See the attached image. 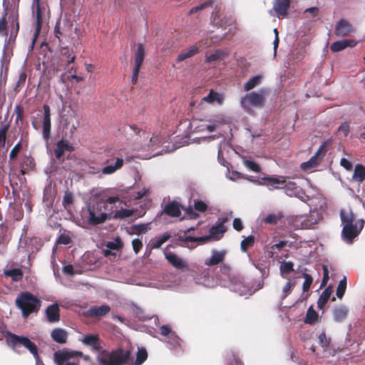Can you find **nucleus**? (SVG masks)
I'll return each instance as SVG.
<instances>
[{
  "instance_id": "nucleus-46",
  "label": "nucleus",
  "mask_w": 365,
  "mask_h": 365,
  "mask_svg": "<svg viewBox=\"0 0 365 365\" xmlns=\"http://www.w3.org/2000/svg\"><path fill=\"white\" fill-rule=\"evenodd\" d=\"M4 274L11 277L14 281H19L23 277V272L19 268H14L4 272Z\"/></svg>"
},
{
  "instance_id": "nucleus-55",
  "label": "nucleus",
  "mask_w": 365,
  "mask_h": 365,
  "mask_svg": "<svg viewBox=\"0 0 365 365\" xmlns=\"http://www.w3.org/2000/svg\"><path fill=\"white\" fill-rule=\"evenodd\" d=\"M26 79V74L24 72H22L19 76L18 81L16 83L15 87H14V91L16 93H18L20 91V90L24 87Z\"/></svg>"
},
{
  "instance_id": "nucleus-27",
  "label": "nucleus",
  "mask_w": 365,
  "mask_h": 365,
  "mask_svg": "<svg viewBox=\"0 0 365 365\" xmlns=\"http://www.w3.org/2000/svg\"><path fill=\"white\" fill-rule=\"evenodd\" d=\"M29 339L24 336H18L13 333H9L8 335V342L12 346L13 348H16L20 346H24Z\"/></svg>"
},
{
  "instance_id": "nucleus-40",
  "label": "nucleus",
  "mask_w": 365,
  "mask_h": 365,
  "mask_svg": "<svg viewBox=\"0 0 365 365\" xmlns=\"http://www.w3.org/2000/svg\"><path fill=\"white\" fill-rule=\"evenodd\" d=\"M99 341V338L98 335L94 334H88L84 336V337L82 339V342L88 346H92L94 349L98 350L99 346L97 345L98 342Z\"/></svg>"
},
{
  "instance_id": "nucleus-42",
  "label": "nucleus",
  "mask_w": 365,
  "mask_h": 365,
  "mask_svg": "<svg viewBox=\"0 0 365 365\" xmlns=\"http://www.w3.org/2000/svg\"><path fill=\"white\" fill-rule=\"evenodd\" d=\"M74 195L71 192L66 190L64 192L62 205L66 210H69L71 209V205L74 202Z\"/></svg>"
},
{
  "instance_id": "nucleus-21",
  "label": "nucleus",
  "mask_w": 365,
  "mask_h": 365,
  "mask_svg": "<svg viewBox=\"0 0 365 365\" xmlns=\"http://www.w3.org/2000/svg\"><path fill=\"white\" fill-rule=\"evenodd\" d=\"M182 207L176 201H172L167 203L162 212L172 217H178L181 215V210Z\"/></svg>"
},
{
  "instance_id": "nucleus-45",
  "label": "nucleus",
  "mask_w": 365,
  "mask_h": 365,
  "mask_svg": "<svg viewBox=\"0 0 365 365\" xmlns=\"http://www.w3.org/2000/svg\"><path fill=\"white\" fill-rule=\"evenodd\" d=\"M255 242V239L252 235L245 237L240 243L241 250L244 252H247L248 249L254 246Z\"/></svg>"
},
{
  "instance_id": "nucleus-13",
  "label": "nucleus",
  "mask_w": 365,
  "mask_h": 365,
  "mask_svg": "<svg viewBox=\"0 0 365 365\" xmlns=\"http://www.w3.org/2000/svg\"><path fill=\"white\" fill-rule=\"evenodd\" d=\"M124 163L122 158H110L107 159L104 164L106 166L102 169L101 172L103 175H110L114 173L116 170L120 169Z\"/></svg>"
},
{
  "instance_id": "nucleus-60",
  "label": "nucleus",
  "mask_w": 365,
  "mask_h": 365,
  "mask_svg": "<svg viewBox=\"0 0 365 365\" xmlns=\"http://www.w3.org/2000/svg\"><path fill=\"white\" fill-rule=\"evenodd\" d=\"M71 242L72 240L71 237L64 233L61 234L56 240L57 244L65 245H69L70 243H71Z\"/></svg>"
},
{
  "instance_id": "nucleus-7",
  "label": "nucleus",
  "mask_w": 365,
  "mask_h": 365,
  "mask_svg": "<svg viewBox=\"0 0 365 365\" xmlns=\"http://www.w3.org/2000/svg\"><path fill=\"white\" fill-rule=\"evenodd\" d=\"M332 143L331 139L324 141L318 148L317 153L307 162L301 165L302 169L306 170L317 167L325 156L329 148Z\"/></svg>"
},
{
  "instance_id": "nucleus-15",
  "label": "nucleus",
  "mask_w": 365,
  "mask_h": 365,
  "mask_svg": "<svg viewBox=\"0 0 365 365\" xmlns=\"http://www.w3.org/2000/svg\"><path fill=\"white\" fill-rule=\"evenodd\" d=\"M228 220L229 219L227 217L218 218L215 225L210 229V235L215 240H220L227 231V227L225 226V223L228 222Z\"/></svg>"
},
{
  "instance_id": "nucleus-2",
  "label": "nucleus",
  "mask_w": 365,
  "mask_h": 365,
  "mask_svg": "<svg viewBox=\"0 0 365 365\" xmlns=\"http://www.w3.org/2000/svg\"><path fill=\"white\" fill-rule=\"evenodd\" d=\"M340 218L343 225L341 237L346 242L351 244L354 239L361 232L363 224L359 227L354 224L355 216L351 210H341Z\"/></svg>"
},
{
  "instance_id": "nucleus-17",
  "label": "nucleus",
  "mask_w": 365,
  "mask_h": 365,
  "mask_svg": "<svg viewBox=\"0 0 365 365\" xmlns=\"http://www.w3.org/2000/svg\"><path fill=\"white\" fill-rule=\"evenodd\" d=\"M262 180L266 181V186L269 190L282 189L283 183H285L284 176H267L262 178Z\"/></svg>"
},
{
  "instance_id": "nucleus-18",
  "label": "nucleus",
  "mask_w": 365,
  "mask_h": 365,
  "mask_svg": "<svg viewBox=\"0 0 365 365\" xmlns=\"http://www.w3.org/2000/svg\"><path fill=\"white\" fill-rule=\"evenodd\" d=\"M294 243V241L289 242L287 240H281V241L278 242L277 243L272 245L270 247L269 250L268 251L269 257L273 258V259H277L279 254L282 250H284V249L286 247H289L290 248L293 246Z\"/></svg>"
},
{
  "instance_id": "nucleus-43",
  "label": "nucleus",
  "mask_w": 365,
  "mask_h": 365,
  "mask_svg": "<svg viewBox=\"0 0 365 365\" xmlns=\"http://www.w3.org/2000/svg\"><path fill=\"white\" fill-rule=\"evenodd\" d=\"M130 229L134 234H144L151 229L150 222L145 224L133 225L130 227Z\"/></svg>"
},
{
  "instance_id": "nucleus-39",
  "label": "nucleus",
  "mask_w": 365,
  "mask_h": 365,
  "mask_svg": "<svg viewBox=\"0 0 365 365\" xmlns=\"http://www.w3.org/2000/svg\"><path fill=\"white\" fill-rule=\"evenodd\" d=\"M211 20L215 26L220 28H224L227 24L225 19L220 18L219 15V10H217V6L215 7V11L212 13Z\"/></svg>"
},
{
  "instance_id": "nucleus-63",
  "label": "nucleus",
  "mask_w": 365,
  "mask_h": 365,
  "mask_svg": "<svg viewBox=\"0 0 365 365\" xmlns=\"http://www.w3.org/2000/svg\"><path fill=\"white\" fill-rule=\"evenodd\" d=\"M319 341L322 347L327 348L330 344L331 339L327 336L324 332H322L319 336Z\"/></svg>"
},
{
  "instance_id": "nucleus-25",
  "label": "nucleus",
  "mask_w": 365,
  "mask_h": 365,
  "mask_svg": "<svg viewBox=\"0 0 365 365\" xmlns=\"http://www.w3.org/2000/svg\"><path fill=\"white\" fill-rule=\"evenodd\" d=\"M227 252L225 250H213L210 259L205 260V264L207 266H214L222 262L225 259Z\"/></svg>"
},
{
  "instance_id": "nucleus-14",
  "label": "nucleus",
  "mask_w": 365,
  "mask_h": 365,
  "mask_svg": "<svg viewBox=\"0 0 365 365\" xmlns=\"http://www.w3.org/2000/svg\"><path fill=\"white\" fill-rule=\"evenodd\" d=\"M354 32V29L352 25L344 19H341L336 24L334 34L337 36H349Z\"/></svg>"
},
{
  "instance_id": "nucleus-50",
  "label": "nucleus",
  "mask_w": 365,
  "mask_h": 365,
  "mask_svg": "<svg viewBox=\"0 0 365 365\" xmlns=\"http://www.w3.org/2000/svg\"><path fill=\"white\" fill-rule=\"evenodd\" d=\"M295 282L289 279L282 289V292L279 296L282 300H284L287 295L291 292L292 288L295 286Z\"/></svg>"
},
{
  "instance_id": "nucleus-64",
  "label": "nucleus",
  "mask_w": 365,
  "mask_h": 365,
  "mask_svg": "<svg viewBox=\"0 0 365 365\" xmlns=\"http://www.w3.org/2000/svg\"><path fill=\"white\" fill-rule=\"evenodd\" d=\"M21 149V143L19 142L18 143H16L15 145V146L11 149V150L10 152V154H9L10 160L15 159L17 157L18 153L20 152Z\"/></svg>"
},
{
  "instance_id": "nucleus-33",
  "label": "nucleus",
  "mask_w": 365,
  "mask_h": 365,
  "mask_svg": "<svg viewBox=\"0 0 365 365\" xmlns=\"http://www.w3.org/2000/svg\"><path fill=\"white\" fill-rule=\"evenodd\" d=\"M55 199V193L51 187H46L43 190V200L47 207L51 208L53 207Z\"/></svg>"
},
{
  "instance_id": "nucleus-4",
  "label": "nucleus",
  "mask_w": 365,
  "mask_h": 365,
  "mask_svg": "<svg viewBox=\"0 0 365 365\" xmlns=\"http://www.w3.org/2000/svg\"><path fill=\"white\" fill-rule=\"evenodd\" d=\"M131 349L118 348L110 353L106 352L98 357L101 365H125L130 359Z\"/></svg>"
},
{
  "instance_id": "nucleus-30",
  "label": "nucleus",
  "mask_w": 365,
  "mask_h": 365,
  "mask_svg": "<svg viewBox=\"0 0 365 365\" xmlns=\"http://www.w3.org/2000/svg\"><path fill=\"white\" fill-rule=\"evenodd\" d=\"M200 52V48L197 45L189 47L185 51L180 53L177 58L178 62L182 61L186 58H191Z\"/></svg>"
},
{
  "instance_id": "nucleus-1",
  "label": "nucleus",
  "mask_w": 365,
  "mask_h": 365,
  "mask_svg": "<svg viewBox=\"0 0 365 365\" xmlns=\"http://www.w3.org/2000/svg\"><path fill=\"white\" fill-rule=\"evenodd\" d=\"M20 0H3V13L0 17V34L8 36V24L10 27L9 42L16 40L19 31V6Z\"/></svg>"
},
{
  "instance_id": "nucleus-35",
  "label": "nucleus",
  "mask_w": 365,
  "mask_h": 365,
  "mask_svg": "<svg viewBox=\"0 0 365 365\" xmlns=\"http://www.w3.org/2000/svg\"><path fill=\"white\" fill-rule=\"evenodd\" d=\"M352 178L359 182H361L365 180V167L363 165L357 164L355 166Z\"/></svg>"
},
{
  "instance_id": "nucleus-57",
  "label": "nucleus",
  "mask_w": 365,
  "mask_h": 365,
  "mask_svg": "<svg viewBox=\"0 0 365 365\" xmlns=\"http://www.w3.org/2000/svg\"><path fill=\"white\" fill-rule=\"evenodd\" d=\"M194 209L200 212H205L207 210V204L200 200H194Z\"/></svg>"
},
{
  "instance_id": "nucleus-19",
  "label": "nucleus",
  "mask_w": 365,
  "mask_h": 365,
  "mask_svg": "<svg viewBox=\"0 0 365 365\" xmlns=\"http://www.w3.org/2000/svg\"><path fill=\"white\" fill-rule=\"evenodd\" d=\"M291 0H274L273 2V10L277 16L286 17L290 7Z\"/></svg>"
},
{
  "instance_id": "nucleus-54",
  "label": "nucleus",
  "mask_w": 365,
  "mask_h": 365,
  "mask_svg": "<svg viewBox=\"0 0 365 365\" xmlns=\"http://www.w3.org/2000/svg\"><path fill=\"white\" fill-rule=\"evenodd\" d=\"M133 214V210H128V209H121L115 212L113 215V218L115 219H124L125 217H128L132 216Z\"/></svg>"
},
{
  "instance_id": "nucleus-24",
  "label": "nucleus",
  "mask_w": 365,
  "mask_h": 365,
  "mask_svg": "<svg viewBox=\"0 0 365 365\" xmlns=\"http://www.w3.org/2000/svg\"><path fill=\"white\" fill-rule=\"evenodd\" d=\"M46 314L50 323L57 322L60 320V309L57 304H53L46 309Z\"/></svg>"
},
{
  "instance_id": "nucleus-53",
  "label": "nucleus",
  "mask_w": 365,
  "mask_h": 365,
  "mask_svg": "<svg viewBox=\"0 0 365 365\" xmlns=\"http://www.w3.org/2000/svg\"><path fill=\"white\" fill-rule=\"evenodd\" d=\"M346 289V277H344V278L341 280H340V282L338 284L337 289H336V295L337 296L338 298L341 299L343 297V296L345 293Z\"/></svg>"
},
{
  "instance_id": "nucleus-32",
  "label": "nucleus",
  "mask_w": 365,
  "mask_h": 365,
  "mask_svg": "<svg viewBox=\"0 0 365 365\" xmlns=\"http://www.w3.org/2000/svg\"><path fill=\"white\" fill-rule=\"evenodd\" d=\"M171 237V235L166 232L161 236L156 237L150 240L152 249H159L161 246Z\"/></svg>"
},
{
  "instance_id": "nucleus-11",
  "label": "nucleus",
  "mask_w": 365,
  "mask_h": 365,
  "mask_svg": "<svg viewBox=\"0 0 365 365\" xmlns=\"http://www.w3.org/2000/svg\"><path fill=\"white\" fill-rule=\"evenodd\" d=\"M322 219V214L317 210H311L309 215L300 216L299 220L303 229L312 228Z\"/></svg>"
},
{
  "instance_id": "nucleus-52",
  "label": "nucleus",
  "mask_w": 365,
  "mask_h": 365,
  "mask_svg": "<svg viewBox=\"0 0 365 365\" xmlns=\"http://www.w3.org/2000/svg\"><path fill=\"white\" fill-rule=\"evenodd\" d=\"M317 318L318 314L311 307L308 309L307 312L304 322L306 324H312L317 321Z\"/></svg>"
},
{
  "instance_id": "nucleus-44",
  "label": "nucleus",
  "mask_w": 365,
  "mask_h": 365,
  "mask_svg": "<svg viewBox=\"0 0 365 365\" xmlns=\"http://www.w3.org/2000/svg\"><path fill=\"white\" fill-rule=\"evenodd\" d=\"M261 76H255L251 78L248 81L244 84V89L245 91H249L259 85L261 82Z\"/></svg>"
},
{
  "instance_id": "nucleus-48",
  "label": "nucleus",
  "mask_w": 365,
  "mask_h": 365,
  "mask_svg": "<svg viewBox=\"0 0 365 365\" xmlns=\"http://www.w3.org/2000/svg\"><path fill=\"white\" fill-rule=\"evenodd\" d=\"M148 358V352L145 348H139L134 365H141Z\"/></svg>"
},
{
  "instance_id": "nucleus-6",
  "label": "nucleus",
  "mask_w": 365,
  "mask_h": 365,
  "mask_svg": "<svg viewBox=\"0 0 365 365\" xmlns=\"http://www.w3.org/2000/svg\"><path fill=\"white\" fill-rule=\"evenodd\" d=\"M268 91L261 89L258 92H251L245 95L241 100L242 106L245 109H250V107L262 108L265 103V96L268 94Z\"/></svg>"
},
{
  "instance_id": "nucleus-20",
  "label": "nucleus",
  "mask_w": 365,
  "mask_h": 365,
  "mask_svg": "<svg viewBox=\"0 0 365 365\" xmlns=\"http://www.w3.org/2000/svg\"><path fill=\"white\" fill-rule=\"evenodd\" d=\"M283 187L285 193L289 196H295L301 197V195L304 194L302 189L299 187L296 182L293 181H287V177H285V183H283Z\"/></svg>"
},
{
  "instance_id": "nucleus-16",
  "label": "nucleus",
  "mask_w": 365,
  "mask_h": 365,
  "mask_svg": "<svg viewBox=\"0 0 365 365\" xmlns=\"http://www.w3.org/2000/svg\"><path fill=\"white\" fill-rule=\"evenodd\" d=\"M165 257L173 267L183 270L188 268V263L172 252L165 251Z\"/></svg>"
},
{
  "instance_id": "nucleus-38",
  "label": "nucleus",
  "mask_w": 365,
  "mask_h": 365,
  "mask_svg": "<svg viewBox=\"0 0 365 365\" xmlns=\"http://www.w3.org/2000/svg\"><path fill=\"white\" fill-rule=\"evenodd\" d=\"M278 261L280 262L279 271L280 274L282 277H284V274H289L294 272V263L291 261Z\"/></svg>"
},
{
  "instance_id": "nucleus-3",
  "label": "nucleus",
  "mask_w": 365,
  "mask_h": 365,
  "mask_svg": "<svg viewBox=\"0 0 365 365\" xmlns=\"http://www.w3.org/2000/svg\"><path fill=\"white\" fill-rule=\"evenodd\" d=\"M15 304L24 319L32 314H36L41 307V299L29 292H21L16 297Z\"/></svg>"
},
{
  "instance_id": "nucleus-58",
  "label": "nucleus",
  "mask_w": 365,
  "mask_h": 365,
  "mask_svg": "<svg viewBox=\"0 0 365 365\" xmlns=\"http://www.w3.org/2000/svg\"><path fill=\"white\" fill-rule=\"evenodd\" d=\"M222 55V52L219 50L215 51L214 53H212L210 55H206V56H205L206 62L212 63V62L216 61L221 58Z\"/></svg>"
},
{
  "instance_id": "nucleus-28",
  "label": "nucleus",
  "mask_w": 365,
  "mask_h": 365,
  "mask_svg": "<svg viewBox=\"0 0 365 365\" xmlns=\"http://www.w3.org/2000/svg\"><path fill=\"white\" fill-rule=\"evenodd\" d=\"M145 52L143 44H138L137 49L135 52V69H140V67L144 61Z\"/></svg>"
},
{
  "instance_id": "nucleus-10",
  "label": "nucleus",
  "mask_w": 365,
  "mask_h": 365,
  "mask_svg": "<svg viewBox=\"0 0 365 365\" xmlns=\"http://www.w3.org/2000/svg\"><path fill=\"white\" fill-rule=\"evenodd\" d=\"M43 109L42 136L43 140L48 143L51 134V108L48 105L43 104Z\"/></svg>"
},
{
  "instance_id": "nucleus-36",
  "label": "nucleus",
  "mask_w": 365,
  "mask_h": 365,
  "mask_svg": "<svg viewBox=\"0 0 365 365\" xmlns=\"http://www.w3.org/2000/svg\"><path fill=\"white\" fill-rule=\"evenodd\" d=\"M348 309L344 306L335 307L333 312L334 319L336 322H342L347 316Z\"/></svg>"
},
{
  "instance_id": "nucleus-37",
  "label": "nucleus",
  "mask_w": 365,
  "mask_h": 365,
  "mask_svg": "<svg viewBox=\"0 0 365 365\" xmlns=\"http://www.w3.org/2000/svg\"><path fill=\"white\" fill-rule=\"evenodd\" d=\"M208 121L210 123L205 125V128L209 132L215 131L220 125L224 123L223 118L219 115L210 119Z\"/></svg>"
},
{
  "instance_id": "nucleus-51",
  "label": "nucleus",
  "mask_w": 365,
  "mask_h": 365,
  "mask_svg": "<svg viewBox=\"0 0 365 365\" xmlns=\"http://www.w3.org/2000/svg\"><path fill=\"white\" fill-rule=\"evenodd\" d=\"M168 343L175 350H181V339L175 333H172L168 337Z\"/></svg>"
},
{
  "instance_id": "nucleus-8",
  "label": "nucleus",
  "mask_w": 365,
  "mask_h": 365,
  "mask_svg": "<svg viewBox=\"0 0 365 365\" xmlns=\"http://www.w3.org/2000/svg\"><path fill=\"white\" fill-rule=\"evenodd\" d=\"M77 112L71 108L67 111V113L61 115V123L62 124L63 128L66 129L68 131V133L66 131L65 132L63 137H72L75 132L77 130L78 123H74V120L77 118Z\"/></svg>"
},
{
  "instance_id": "nucleus-5",
  "label": "nucleus",
  "mask_w": 365,
  "mask_h": 365,
  "mask_svg": "<svg viewBox=\"0 0 365 365\" xmlns=\"http://www.w3.org/2000/svg\"><path fill=\"white\" fill-rule=\"evenodd\" d=\"M89 225H97L103 223L110 214L106 213V205L102 201H98L88 207Z\"/></svg>"
},
{
  "instance_id": "nucleus-9",
  "label": "nucleus",
  "mask_w": 365,
  "mask_h": 365,
  "mask_svg": "<svg viewBox=\"0 0 365 365\" xmlns=\"http://www.w3.org/2000/svg\"><path fill=\"white\" fill-rule=\"evenodd\" d=\"M76 356H83V353L76 351H56L53 354L54 361L57 365H79V361L77 362H67V361Z\"/></svg>"
},
{
  "instance_id": "nucleus-23",
  "label": "nucleus",
  "mask_w": 365,
  "mask_h": 365,
  "mask_svg": "<svg viewBox=\"0 0 365 365\" xmlns=\"http://www.w3.org/2000/svg\"><path fill=\"white\" fill-rule=\"evenodd\" d=\"M356 45V41L352 39H344L336 41L331 43L330 49L333 52H338L344 50L347 47H354Z\"/></svg>"
},
{
  "instance_id": "nucleus-47",
  "label": "nucleus",
  "mask_w": 365,
  "mask_h": 365,
  "mask_svg": "<svg viewBox=\"0 0 365 365\" xmlns=\"http://www.w3.org/2000/svg\"><path fill=\"white\" fill-rule=\"evenodd\" d=\"M283 215L282 212L269 214L264 219L266 224L276 225L282 218Z\"/></svg>"
},
{
  "instance_id": "nucleus-62",
  "label": "nucleus",
  "mask_w": 365,
  "mask_h": 365,
  "mask_svg": "<svg viewBox=\"0 0 365 365\" xmlns=\"http://www.w3.org/2000/svg\"><path fill=\"white\" fill-rule=\"evenodd\" d=\"M24 346L34 356L38 355V348L30 339L27 341Z\"/></svg>"
},
{
  "instance_id": "nucleus-56",
  "label": "nucleus",
  "mask_w": 365,
  "mask_h": 365,
  "mask_svg": "<svg viewBox=\"0 0 365 365\" xmlns=\"http://www.w3.org/2000/svg\"><path fill=\"white\" fill-rule=\"evenodd\" d=\"M302 277L304 278V282L302 286L303 292H309L310 287L313 282V278L310 274L305 272L302 274Z\"/></svg>"
},
{
  "instance_id": "nucleus-59",
  "label": "nucleus",
  "mask_w": 365,
  "mask_h": 365,
  "mask_svg": "<svg viewBox=\"0 0 365 365\" xmlns=\"http://www.w3.org/2000/svg\"><path fill=\"white\" fill-rule=\"evenodd\" d=\"M220 98V95L217 92H214L213 91H211L207 96L204 97L202 98V101L212 103L215 102V101H218Z\"/></svg>"
},
{
  "instance_id": "nucleus-12",
  "label": "nucleus",
  "mask_w": 365,
  "mask_h": 365,
  "mask_svg": "<svg viewBox=\"0 0 365 365\" xmlns=\"http://www.w3.org/2000/svg\"><path fill=\"white\" fill-rule=\"evenodd\" d=\"M74 148L68 139L63 138L58 140L56 144L54 149V155L57 160H61L66 152H73Z\"/></svg>"
},
{
  "instance_id": "nucleus-31",
  "label": "nucleus",
  "mask_w": 365,
  "mask_h": 365,
  "mask_svg": "<svg viewBox=\"0 0 365 365\" xmlns=\"http://www.w3.org/2000/svg\"><path fill=\"white\" fill-rule=\"evenodd\" d=\"M34 6H36V27L35 32V37L39 35L41 26H42V12L40 6V0H33Z\"/></svg>"
},
{
  "instance_id": "nucleus-26",
  "label": "nucleus",
  "mask_w": 365,
  "mask_h": 365,
  "mask_svg": "<svg viewBox=\"0 0 365 365\" xmlns=\"http://www.w3.org/2000/svg\"><path fill=\"white\" fill-rule=\"evenodd\" d=\"M52 339L58 344H66L68 339V332L61 328L54 329L51 334Z\"/></svg>"
},
{
  "instance_id": "nucleus-34",
  "label": "nucleus",
  "mask_w": 365,
  "mask_h": 365,
  "mask_svg": "<svg viewBox=\"0 0 365 365\" xmlns=\"http://www.w3.org/2000/svg\"><path fill=\"white\" fill-rule=\"evenodd\" d=\"M332 287L331 286L327 287L321 294L317 302V307L319 309H322L324 308L325 304L327 303L329 299L330 298L332 294Z\"/></svg>"
},
{
  "instance_id": "nucleus-41",
  "label": "nucleus",
  "mask_w": 365,
  "mask_h": 365,
  "mask_svg": "<svg viewBox=\"0 0 365 365\" xmlns=\"http://www.w3.org/2000/svg\"><path fill=\"white\" fill-rule=\"evenodd\" d=\"M191 230H194V227H190L187 230L184 231V235L182 236H179L178 240L182 242H205L207 239V237H195L192 236H187V233Z\"/></svg>"
},
{
  "instance_id": "nucleus-22",
  "label": "nucleus",
  "mask_w": 365,
  "mask_h": 365,
  "mask_svg": "<svg viewBox=\"0 0 365 365\" xmlns=\"http://www.w3.org/2000/svg\"><path fill=\"white\" fill-rule=\"evenodd\" d=\"M110 311V307L107 304H104L100 307L94 306L91 307L87 311V316L89 317H103L108 314Z\"/></svg>"
},
{
  "instance_id": "nucleus-61",
  "label": "nucleus",
  "mask_w": 365,
  "mask_h": 365,
  "mask_svg": "<svg viewBox=\"0 0 365 365\" xmlns=\"http://www.w3.org/2000/svg\"><path fill=\"white\" fill-rule=\"evenodd\" d=\"M245 165L250 170L254 172H259L261 168L260 166L255 161L247 160L244 162Z\"/></svg>"
},
{
  "instance_id": "nucleus-29",
  "label": "nucleus",
  "mask_w": 365,
  "mask_h": 365,
  "mask_svg": "<svg viewBox=\"0 0 365 365\" xmlns=\"http://www.w3.org/2000/svg\"><path fill=\"white\" fill-rule=\"evenodd\" d=\"M61 61L66 63L68 69H73V66L70 67V64L74 63L76 56L73 54V51L68 48H63L61 51Z\"/></svg>"
},
{
  "instance_id": "nucleus-49",
  "label": "nucleus",
  "mask_w": 365,
  "mask_h": 365,
  "mask_svg": "<svg viewBox=\"0 0 365 365\" xmlns=\"http://www.w3.org/2000/svg\"><path fill=\"white\" fill-rule=\"evenodd\" d=\"M215 0H207L206 1H205L204 3L202 4H200V5L197 6H195L193 8H192L190 11H189V14L191 15V14H193L199 11H201V10H203L206 8H208V7H212L213 5L215 4Z\"/></svg>"
}]
</instances>
